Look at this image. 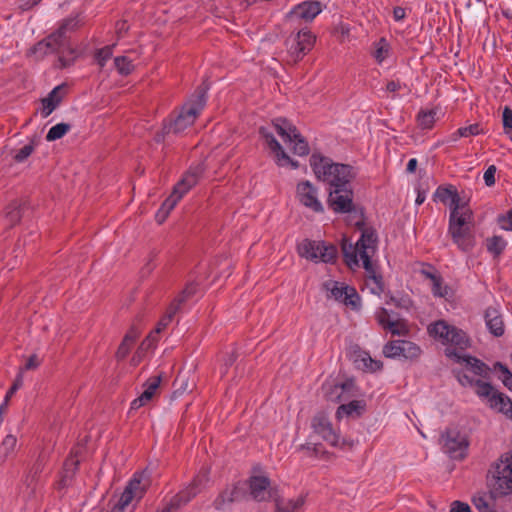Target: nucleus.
Segmentation results:
<instances>
[{
    "label": "nucleus",
    "mask_w": 512,
    "mask_h": 512,
    "mask_svg": "<svg viewBox=\"0 0 512 512\" xmlns=\"http://www.w3.org/2000/svg\"><path fill=\"white\" fill-rule=\"evenodd\" d=\"M310 166L316 178L329 185L328 206L335 213H350L354 210L352 181L357 176L355 167L336 163L320 153H313Z\"/></svg>",
    "instance_id": "nucleus-1"
},
{
    "label": "nucleus",
    "mask_w": 512,
    "mask_h": 512,
    "mask_svg": "<svg viewBox=\"0 0 512 512\" xmlns=\"http://www.w3.org/2000/svg\"><path fill=\"white\" fill-rule=\"evenodd\" d=\"M356 227L361 231L360 238L355 244L344 240L341 248L349 267L359 266L358 257H360L368 277L377 273V268L371 258L377 250L378 235L373 227H366L364 221H358Z\"/></svg>",
    "instance_id": "nucleus-2"
},
{
    "label": "nucleus",
    "mask_w": 512,
    "mask_h": 512,
    "mask_svg": "<svg viewBox=\"0 0 512 512\" xmlns=\"http://www.w3.org/2000/svg\"><path fill=\"white\" fill-rule=\"evenodd\" d=\"M207 89L198 87L196 93L181 107L176 116L164 123V133L179 134L191 126L206 105Z\"/></svg>",
    "instance_id": "nucleus-3"
},
{
    "label": "nucleus",
    "mask_w": 512,
    "mask_h": 512,
    "mask_svg": "<svg viewBox=\"0 0 512 512\" xmlns=\"http://www.w3.org/2000/svg\"><path fill=\"white\" fill-rule=\"evenodd\" d=\"M428 333L434 339L445 345L444 354L448 349H454L464 353L471 347V339L468 334L456 326L448 324L444 320H438L428 326Z\"/></svg>",
    "instance_id": "nucleus-4"
},
{
    "label": "nucleus",
    "mask_w": 512,
    "mask_h": 512,
    "mask_svg": "<svg viewBox=\"0 0 512 512\" xmlns=\"http://www.w3.org/2000/svg\"><path fill=\"white\" fill-rule=\"evenodd\" d=\"M204 170L205 169L202 164L191 166L189 170L183 175L182 179L174 186L170 196L166 198L160 206V213L169 215V213L174 209L182 197L198 183L199 179L204 173Z\"/></svg>",
    "instance_id": "nucleus-5"
},
{
    "label": "nucleus",
    "mask_w": 512,
    "mask_h": 512,
    "mask_svg": "<svg viewBox=\"0 0 512 512\" xmlns=\"http://www.w3.org/2000/svg\"><path fill=\"white\" fill-rule=\"evenodd\" d=\"M209 482V470L202 468L192 481L175 496H173L169 504L161 512H172L180 507L188 504L206 487Z\"/></svg>",
    "instance_id": "nucleus-6"
},
{
    "label": "nucleus",
    "mask_w": 512,
    "mask_h": 512,
    "mask_svg": "<svg viewBox=\"0 0 512 512\" xmlns=\"http://www.w3.org/2000/svg\"><path fill=\"white\" fill-rule=\"evenodd\" d=\"M297 252L300 257L306 258L315 263H333L337 257V248L332 244H326L324 241H315L304 239L297 246Z\"/></svg>",
    "instance_id": "nucleus-7"
},
{
    "label": "nucleus",
    "mask_w": 512,
    "mask_h": 512,
    "mask_svg": "<svg viewBox=\"0 0 512 512\" xmlns=\"http://www.w3.org/2000/svg\"><path fill=\"white\" fill-rule=\"evenodd\" d=\"M65 50L67 49L63 46V44L55 38V35L51 33L45 39L36 43L30 49V53L35 55L37 60L43 59L48 54L55 53L58 55V64L56 66L63 69L73 65L77 57V55H71V57L67 58L65 56Z\"/></svg>",
    "instance_id": "nucleus-8"
},
{
    "label": "nucleus",
    "mask_w": 512,
    "mask_h": 512,
    "mask_svg": "<svg viewBox=\"0 0 512 512\" xmlns=\"http://www.w3.org/2000/svg\"><path fill=\"white\" fill-rule=\"evenodd\" d=\"M440 443L443 452L451 459L462 460L467 456L469 447L468 437L457 428H447L441 434Z\"/></svg>",
    "instance_id": "nucleus-9"
},
{
    "label": "nucleus",
    "mask_w": 512,
    "mask_h": 512,
    "mask_svg": "<svg viewBox=\"0 0 512 512\" xmlns=\"http://www.w3.org/2000/svg\"><path fill=\"white\" fill-rule=\"evenodd\" d=\"M492 486L499 495L512 492V453H507L493 467Z\"/></svg>",
    "instance_id": "nucleus-10"
},
{
    "label": "nucleus",
    "mask_w": 512,
    "mask_h": 512,
    "mask_svg": "<svg viewBox=\"0 0 512 512\" xmlns=\"http://www.w3.org/2000/svg\"><path fill=\"white\" fill-rule=\"evenodd\" d=\"M315 35L308 29L299 30L291 39L287 40L288 54L294 63L302 60L314 47Z\"/></svg>",
    "instance_id": "nucleus-11"
},
{
    "label": "nucleus",
    "mask_w": 512,
    "mask_h": 512,
    "mask_svg": "<svg viewBox=\"0 0 512 512\" xmlns=\"http://www.w3.org/2000/svg\"><path fill=\"white\" fill-rule=\"evenodd\" d=\"M144 480V472L134 473L122 492L118 503L127 508L134 500L139 502L146 494L148 488V481Z\"/></svg>",
    "instance_id": "nucleus-12"
},
{
    "label": "nucleus",
    "mask_w": 512,
    "mask_h": 512,
    "mask_svg": "<svg viewBox=\"0 0 512 512\" xmlns=\"http://www.w3.org/2000/svg\"><path fill=\"white\" fill-rule=\"evenodd\" d=\"M446 357L451 359L453 362L458 364H465L466 367L476 376L483 379H489L492 369L477 357L460 353L454 349H448L446 351Z\"/></svg>",
    "instance_id": "nucleus-13"
},
{
    "label": "nucleus",
    "mask_w": 512,
    "mask_h": 512,
    "mask_svg": "<svg viewBox=\"0 0 512 512\" xmlns=\"http://www.w3.org/2000/svg\"><path fill=\"white\" fill-rule=\"evenodd\" d=\"M299 202L315 213H323L324 207L318 199L317 188L308 180L300 181L296 187Z\"/></svg>",
    "instance_id": "nucleus-14"
},
{
    "label": "nucleus",
    "mask_w": 512,
    "mask_h": 512,
    "mask_svg": "<svg viewBox=\"0 0 512 512\" xmlns=\"http://www.w3.org/2000/svg\"><path fill=\"white\" fill-rule=\"evenodd\" d=\"M260 136L265 140L269 149L275 153L277 164L280 166H284L286 164H290L293 168H298V162L294 161L289 157V155L284 151L281 144L275 138L273 131L268 126H262L259 128Z\"/></svg>",
    "instance_id": "nucleus-15"
},
{
    "label": "nucleus",
    "mask_w": 512,
    "mask_h": 512,
    "mask_svg": "<svg viewBox=\"0 0 512 512\" xmlns=\"http://www.w3.org/2000/svg\"><path fill=\"white\" fill-rule=\"evenodd\" d=\"M83 25V17L80 13L71 14L69 17L62 20L58 29L52 34L59 40L63 46L67 49L70 55H77L76 50L69 44L66 34L77 30Z\"/></svg>",
    "instance_id": "nucleus-16"
},
{
    "label": "nucleus",
    "mask_w": 512,
    "mask_h": 512,
    "mask_svg": "<svg viewBox=\"0 0 512 512\" xmlns=\"http://www.w3.org/2000/svg\"><path fill=\"white\" fill-rule=\"evenodd\" d=\"M80 449L73 448L65 459L60 478L57 482V489H64L73 483L75 475L80 465Z\"/></svg>",
    "instance_id": "nucleus-17"
},
{
    "label": "nucleus",
    "mask_w": 512,
    "mask_h": 512,
    "mask_svg": "<svg viewBox=\"0 0 512 512\" xmlns=\"http://www.w3.org/2000/svg\"><path fill=\"white\" fill-rule=\"evenodd\" d=\"M248 486L251 497L257 502H265L272 500L270 493L276 486H271V481L266 476L253 475L248 479Z\"/></svg>",
    "instance_id": "nucleus-18"
},
{
    "label": "nucleus",
    "mask_w": 512,
    "mask_h": 512,
    "mask_svg": "<svg viewBox=\"0 0 512 512\" xmlns=\"http://www.w3.org/2000/svg\"><path fill=\"white\" fill-rule=\"evenodd\" d=\"M314 432L319 434L326 442L332 446H338L339 437L333 430L332 424L324 413H318L312 419Z\"/></svg>",
    "instance_id": "nucleus-19"
},
{
    "label": "nucleus",
    "mask_w": 512,
    "mask_h": 512,
    "mask_svg": "<svg viewBox=\"0 0 512 512\" xmlns=\"http://www.w3.org/2000/svg\"><path fill=\"white\" fill-rule=\"evenodd\" d=\"M275 504V512H301L306 496L299 495L295 499H285L279 494L278 489H273L270 493Z\"/></svg>",
    "instance_id": "nucleus-20"
},
{
    "label": "nucleus",
    "mask_w": 512,
    "mask_h": 512,
    "mask_svg": "<svg viewBox=\"0 0 512 512\" xmlns=\"http://www.w3.org/2000/svg\"><path fill=\"white\" fill-rule=\"evenodd\" d=\"M452 242L463 253H470L476 246V236L471 228L447 232Z\"/></svg>",
    "instance_id": "nucleus-21"
},
{
    "label": "nucleus",
    "mask_w": 512,
    "mask_h": 512,
    "mask_svg": "<svg viewBox=\"0 0 512 512\" xmlns=\"http://www.w3.org/2000/svg\"><path fill=\"white\" fill-rule=\"evenodd\" d=\"M459 209L460 204H455V206L450 209L447 232L471 228L469 225L472 217L471 210L467 209L463 212H459Z\"/></svg>",
    "instance_id": "nucleus-22"
},
{
    "label": "nucleus",
    "mask_w": 512,
    "mask_h": 512,
    "mask_svg": "<svg viewBox=\"0 0 512 512\" xmlns=\"http://www.w3.org/2000/svg\"><path fill=\"white\" fill-rule=\"evenodd\" d=\"M322 11L318 1H305L296 5L290 12L291 17L312 21Z\"/></svg>",
    "instance_id": "nucleus-23"
},
{
    "label": "nucleus",
    "mask_w": 512,
    "mask_h": 512,
    "mask_svg": "<svg viewBox=\"0 0 512 512\" xmlns=\"http://www.w3.org/2000/svg\"><path fill=\"white\" fill-rule=\"evenodd\" d=\"M64 89V84L58 85L49 92L47 97L42 99L41 115L43 118L48 117L60 105L64 97L62 93Z\"/></svg>",
    "instance_id": "nucleus-24"
},
{
    "label": "nucleus",
    "mask_w": 512,
    "mask_h": 512,
    "mask_svg": "<svg viewBox=\"0 0 512 512\" xmlns=\"http://www.w3.org/2000/svg\"><path fill=\"white\" fill-rule=\"evenodd\" d=\"M485 323L489 332L495 337H501L504 334V322L498 309L488 307L485 311Z\"/></svg>",
    "instance_id": "nucleus-25"
},
{
    "label": "nucleus",
    "mask_w": 512,
    "mask_h": 512,
    "mask_svg": "<svg viewBox=\"0 0 512 512\" xmlns=\"http://www.w3.org/2000/svg\"><path fill=\"white\" fill-rule=\"evenodd\" d=\"M243 495V491L238 484H233L230 487L224 489L213 501V506L217 510L224 508L226 504H231L237 501Z\"/></svg>",
    "instance_id": "nucleus-26"
},
{
    "label": "nucleus",
    "mask_w": 512,
    "mask_h": 512,
    "mask_svg": "<svg viewBox=\"0 0 512 512\" xmlns=\"http://www.w3.org/2000/svg\"><path fill=\"white\" fill-rule=\"evenodd\" d=\"M49 460V453L46 451H41L30 468L29 472L25 476V484L28 487H32L34 483L37 481L38 476L43 472L47 462Z\"/></svg>",
    "instance_id": "nucleus-27"
},
{
    "label": "nucleus",
    "mask_w": 512,
    "mask_h": 512,
    "mask_svg": "<svg viewBox=\"0 0 512 512\" xmlns=\"http://www.w3.org/2000/svg\"><path fill=\"white\" fill-rule=\"evenodd\" d=\"M272 127L275 132L282 138L285 144L291 140V137H296V131L298 130L295 125H293L286 118H276L272 121Z\"/></svg>",
    "instance_id": "nucleus-28"
},
{
    "label": "nucleus",
    "mask_w": 512,
    "mask_h": 512,
    "mask_svg": "<svg viewBox=\"0 0 512 512\" xmlns=\"http://www.w3.org/2000/svg\"><path fill=\"white\" fill-rule=\"evenodd\" d=\"M434 200L444 204L447 203L448 200H451L450 209L454 207L455 204H460L459 194L452 185L439 186L434 192Z\"/></svg>",
    "instance_id": "nucleus-29"
},
{
    "label": "nucleus",
    "mask_w": 512,
    "mask_h": 512,
    "mask_svg": "<svg viewBox=\"0 0 512 512\" xmlns=\"http://www.w3.org/2000/svg\"><path fill=\"white\" fill-rule=\"evenodd\" d=\"M140 332L135 326H131L128 332L125 334L121 344L116 352V357L122 360L127 357L136 339L139 337Z\"/></svg>",
    "instance_id": "nucleus-30"
},
{
    "label": "nucleus",
    "mask_w": 512,
    "mask_h": 512,
    "mask_svg": "<svg viewBox=\"0 0 512 512\" xmlns=\"http://www.w3.org/2000/svg\"><path fill=\"white\" fill-rule=\"evenodd\" d=\"M366 403L363 400H352L347 404H342L337 408L336 417L356 416L359 417L365 411Z\"/></svg>",
    "instance_id": "nucleus-31"
},
{
    "label": "nucleus",
    "mask_w": 512,
    "mask_h": 512,
    "mask_svg": "<svg viewBox=\"0 0 512 512\" xmlns=\"http://www.w3.org/2000/svg\"><path fill=\"white\" fill-rule=\"evenodd\" d=\"M487 403L490 408L497 409L499 412L505 414L512 412V400L507 395L497 390L491 395Z\"/></svg>",
    "instance_id": "nucleus-32"
},
{
    "label": "nucleus",
    "mask_w": 512,
    "mask_h": 512,
    "mask_svg": "<svg viewBox=\"0 0 512 512\" xmlns=\"http://www.w3.org/2000/svg\"><path fill=\"white\" fill-rule=\"evenodd\" d=\"M162 381V375H153L149 377L146 382L143 384L144 391L141 393L142 399H144L147 403H149L153 397L156 395L157 390L160 387Z\"/></svg>",
    "instance_id": "nucleus-33"
},
{
    "label": "nucleus",
    "mask_w": 512,
    "mask_h": 512,
    "mask_svg": "<svg viewBox=\"0 0 512 512\" xmlns=\"http://www.w3.org/2000/svg\"><path fill=\"white\" fill-rule=\"evenodd\" d=\"M484 133L485 130L480 123H473L468 126L458 128L451 134L450 139L451 141L456 142L461 137L477 136Z\"/></svg>",
    "instance_id": "nucleus-34"
},
{
    "label": "nucleus",
    "mask_w": 512,
    "mask_h": 512,
    "mask_svg": "<svg viewBox=\"0 0 512 512\" xmlns=\"http://www.w3.org/2000/svg\"><path fill=\"white\" fill-rule=\"evenodd\" d=\"M287 145L291 146V150L295 155L306 156L310 152V148L306 139L296 131V137H291Z\"/></svg>",
    "instance_id": "nucleus-35"
},
{
    "label": "nucleus",
    "mask_w": 512,
    "mask_h": 512,
    "mask_svg": "<svg viewBox=\"0 0 512 512\" xmlns=\"http://www.w3.org/2000/svg\"><path fill=\"white\" fill-rule=\"evenodd\" d=\"M507 246L506 240L501 237L494 235L486 240V248L495 258L499 257Z\"/></svg>",
    "instance_id": "nucleus-36"
},
{
    "label": "nucleus",
    "mask_w": 512,
    "mask_h": 512,
    "mask_svg": "<svg viewBox=\"0 0 512 512\" xmlns=\"http://www.w3.org/2000/svg\"><path fill=\"white\" fill-rule=\"evenodd\" d=\"M16 444L17 438L14 435H6L0 444V463H4L8 457L13 454L16 448Z\"/></svg>",
    "instance_id": "nucleus-37"
},
{
    "label": "nucleus",
    "mask_w": 512,
    "mask_h": 512,
    "mask_svg": "<svg viewBox=\"0 0 512 512\" xmlns=\"http://www.w3.org/2000/svg\"><path fill=\"white\" fill-rule=\"evenodd\" d=\"M5 217L10 227L16 225L22 216L23 207L18 201H12L5 210Z\"/></svg>",
    "instance_id": "nucleus-38"
},
{
    "label": "nucleus",
    "mask_w": 512,
    "mask_h": 512,
    "mask_svg": "<svg viewBox=\"0 0 512 512\" xmlns=\"http://www.w3.org/2000/svg\"><path fill=\"white\" fill-rule=\"evenodd\" d=\"M436 112L434 110H420L417 114V124L423 129H431L435 123Z\"/></svg>",
    "instance_id": "nucleus-39"
},
{
    "label": "nucleus",
    "mask_w": 512,
    "mask_h": 512,
    "mask_svg": "<svg viewBox=\"0 0 512 512\" xmlns=\"http://www.w3.org/2000/svg\"><path fill=\"white\" fill-rule=\"evenodd\" d=\"M344 297L341 303L346 306L351 307L353 310H359L361 307V299L356 291V289L352 286H349L346 291L343 292Z\"/></svg>",
    "instance_id": "nucleus-40"
},
{
    "label": "nucleus",
    "mask_w": 512,
    "mask_h": 512,
    "mask_svg": "<svg viewBox=\"0 0 512 512\" xmlns=\"http://www.w3.org/2000/svg\"><path fill=\"white\" fill-rule=\"evenodd\" d=\"M475 393L481 398L485 399L487 402L490 399L491 395L495 392V388L489 382H486L482 379H477L475 382Z\"/></svg>",
    "instance_id": "nucleus-41"
},
{
    "label": "nucleus",
    "mask_w": 512,
    "mask_h": 512,
    "mask_svg": "<svg viewBox=\"0 0 512 512\" xmlns=\"http://www.w3.org/2000/svg\"><path fill=\"white\" fill-rule=\"evenodd\" d=\"M420 354H421V349L417 344H415L411 341H407V340L402 341L401 357H403L405 359H415V358L419 357Z\"/></svg>",
    "instance_id": "nucleus-42"
},
{
    "label": "nucleus",
    "mask_w": 512,
    "mask_h": 512,
    "mask_svg": "<svg viewBox=\"0 0 512 512\" xmlns=\"http://www.w3.org/2000/svg\"><path fill=\"white\" fill-rule=\"evenodd\" d=\"M71 129L68 123H58L51 127L46 135V140L51 142L62 138Z\"/></svg>",
    "instance_id": "nucleus-43"
},
{
    "label": "nucleus",
    "mask_w": 512,
    "mask_h": 512,
    "mask_svg": "<svg viewBox=\"0 0 512 512\" xmlns=\"http://www.w3.org/2000/svg\"><path fill=\"white\" fill-rule=\"evenodd\" d=\"M349 285L340 283L337 281H330L325 283V288L330 291L331 296L338 302H342L344 294L343 292L348 289Z\"/></svg>",
    "instance_id": "nucleus-44"
},
{
    "label": "nucleus",
    "mask_w": 512,
    "mask_h": 512,
    "mask_svg": "<svg viewBox=\"0 0 512 512\" xmlns=\"http://www.w3.org/2000/svg\"><path fill=\"white\" fill-rule=\"evenodd\" d=\"M114 65L118 73L122 76H128L134 70L133 62L126 56H118L114 59Z\"/></svg>",
    "instance_id": "nucleus-45"
},
{
    "label": "nucleus",
    "mask_w": 512,
    "mask_h": 512,
    "mask_svg": "<svg viewBox=\"0 0 512 512\" xmlns=\"http://www.w3.org/2000/svg\"><path fill=\"white\" fill-rule=\"evenodd\" d=\"M375 51L373 53V56L375 60L381 64L389 55L390 51V45L388 41L382 37L379 39V41L375 44Z\"/></svg>",
    "instance_id": "nucleus-46"
},
{
    "label": "nucleus",
    "mask_w": 512,
    "mask_h": 512,
    "mask_svg": "<svg viewBox=\"0 0 512 512\" xmlns=\"http://www.w3.org/2000/svg\"><path fill=\"white\" fill-rule=\"evenodd\" d=\"M356 362L362 363L363 367L371 372L381 370L383 367V364L380 361L372 359L366 352H362L359 355V358L356 359Z\"/></svg>",
    "instance_id": "nucleus-47"
},
{
    "label": "nucleus",
    "mask_w": 512,
    "mask_h": 512,
    "mask_svg": "<svg viewBox=\"0 0 512 512\" xmlns=\"http://www.w3.org/2000/svg\"><path fill=\"white\" fill-rule=\"evenodd\" d=\"M493 369L499 370L502 373L501 381L503 385L512 392V372L508 367L501 362H495Z\"/></svg>",
    "instance_id": "nucleus-48"
},
{
    "label": "nucleus",
    "mask_w": 512,
    "mask_h": 512,
    "mask_svg": "<svg viewBox=\"0 0 512 512\" xmlns=\"http://www.w3.org/2000/svg\"><path fill=\"white\" fill-rule=\"evenodd\" d=\"M403 340L390 341L383 347V354L387 358L401 357V343Z\"/></svg>",
    "instance_id": "nucleus-49"
},
{
    "label": "nucleus",
    "mask_w": 512,
    "mask_h": 512,
    "mask_svg": "<svg viewBox=\"0 0 512 512\" xmlns=\"http://www.w3.org/2000/svg\"><path fill=\"white\" fill-rule=\"evenodd\" d=\"M34 150L35 145L33 141H31L30 143L24 145L22 148L15 151L13 155V160L16 163H23L34 152Z\"/></svg>",
    "instance_id": "nucleus-50"
},
{
    "label": "nucleus",
    "mask_w": 512,
    "mask_h": 512,
    "mask_svg": "<svg viewBox=\"0 0 512 512\" xmlns=\"http://www.w3.org/2000/svg\"><path fill=\"white\" fill-rule=\"evenodd\" d=\"M368 281L372 282V286H370V290L375 295H380L384 292V280L382 275L377 272L376 274H373L371 276H368Z\"/></svg>",
    "instance_id": "nucleus-51"
},
{
    "label": "nucleus",
    "mask_w": 512,
    "mask_h": 512,
    "mask_svg": "<svg viewBox=\"0 0 512 512\" xmlns=\"http://www.w3.org/2000/svg\"><path fill=\"white\" fill-rule=\"evenodd\" d=\"M113 48L112 46H105L99 50H97L95 54V59L98 65L103 68L107 61L112 57Z\"/></svg>",
    "instance_id": "nucleus-52"
},
{
    "label": "nucleus",
    "mask_w": 512,
    "mask_h": 512,
    "mask_svg": "<svg viewBox=\"0 0 512 512\" xmlns=\"http://www.w3.org/2000/svg\"><path fill=\"white\" fill-rule=\"evenodd\" d=\"M385 329L389 330L391 334L398 336H403L408 333L407 327L398 319H393L390 323H388Z\"/></svg>",
    "instance_id": "nucleus-53"
},
{
    "label": "nucleus",
    "mask_w": 512,
    "mask_h": 512,
    "mask_svg": "<svg viewBox=\"0 0 512 512\" xmlns=\"http://www.w3.org/2000/svg\"><path fill=\"white\" fill-rule=\"evenodd\" d=\"M391 314L392 313L389 310L383 307L379 308L376 311V320L379 323V325L382 326L383 329H385L388 323H390L393 320Z\"/></svg>",
    "instance_id": "nucleus-54"
},
{
    "label": "nucleus",
    "mask_w": 512,
    "mask_h": 512,
    "mask_svg": "<svg viewBox=\"0 0 512 512\" xmlns=\"http://www.w3.org/2000/svg\"><path fill=\"white\" fill-rule=\"evenodd\" d=\"M502 123L505 134L512 132V109L506 106L502 112Z\"/></svg>",
    "instance_id": "nucleus-55"
},
{
    "label": "nucleus",
    "mask_w": 512,
    "mask_h": 512,
    "mask_svg": "<svg viewBox=\"0 0 512 512\" xmlns=\"http://www.w3.org/2000/svg\"><path fill=\"white\" fill-rule=\"evenodd\" d=\"M497 171V168L495 165H490L486 171L484 172L483 179L485 182V185L488 187H492L495 185V173Z\"/></svg>",
    "instance_id": "nucleus-56"
},
{
    "label": "nucleus",
    "mask_w": 512,
    "mask_h": 512,
    "mask_svg": "<svg viewBox=\"0 0 512 512\" xmlns=\"http://www.w3.org/2000/svg\"><path fill=\"white\" fill-rule=\"evenodd\" d=\"M498 223L502 229L512 231V208L505 215L498 216Z\"/></svg>",
    "instance_id": "nucleus-57"
},
{
    "label": "nucleus",
    "mask_w": 512,
    "mask_h": 512,
    "mask_svg": "<svg viewBox=\"0 0 512 512\" xmlns=\"http://www.w3.org/2000/svg\"><path fill=\"white\" fill-rule=\"evenodd\" d=\"M184 302V298H176L168 307L166 314L164 316H169V319L172 321L175 314L179 311L182 303Z\"/></svg>",
    "instance_id": "nucleus-58"
},
{
    "label": "nucleus",
    "mask_w": 512,
    "mask_h": 512,
    "mask_svg": "<svg viewBox=\"0 0 512 512\" xmlns=\"http://www.w3.org/2000/svg\"><path fill=\"white\" fill-rule=\"evenodd\" d=\"M473 504L478 509L479 512H493L490 509L488 501L483 496L474 497Z\"/></svg>",
    "instance_id": "nucleus-59"
},
{
    "label": "nucleus",
    "mask_w": 512,
    "mask_h": 512,
    "mask_svg": "<svg viewBox=\"0 0 512 512\" xmlns=\"http://www.w3.org/2000/svg\"><path fill=\"white\" fill-rule=\"evenodd\" d=\"M224 363L220 368L221 375L224 376L228 369L234 364L236 361V355L234 352H231L230 354H227L225 358L223 359Z\"/></svg>",
    "instance_id": "nucleus-60"
},
{
    "label": "nucleus",
    "mask_w": 512,
    "mask_h": 512,
    "mask_svg": "<svg viewBox=\"0 0 512 512\" xmlns=\"http://www.w3.org/2000/svg\"><path fill=\"white\" fill-rule=\"evenodd\" d=\"M22 377L21 375L17 376L12 386L8 389L6 392V395L4 397V401L8 402L10 401L11 397L16 393V391L22 386Z\"/></svg>",
    "instance_id": "nucleus-61"
},
{
    "label": "nucleus",
    "mask_w": 512,
    "mask_h": 512,
    "mask_svg": "<svg viewBox=\"0 0 512 512\" xmlns=\"http://www.w3.org/2000/svg\"><path fill=\"white\" fill-rule=\"evenodd\" d=\"M299 449L306 451L307 455L310 457L317 456L321 451V444H302L300 445Z\"/></svg>",
    "instance_id": "nucleus-62"
},
{
    "label": "nucleus",
    "mask_w": 512,
    "mask_h": 512,
    "mask_svg": "<svg viewBox=\"0 0 512 512\" xmlns=\"http://www.w3.org/2000/svg\"><path fill=\"white\" fill-rule=\"evenodd\" d=\"M457 379L462 386L469 387H475V382L477 381V379H474L466 374H461L460 372L457 374Z\"/></svg>",
    "instance_id": "nucleus-63"
},
{
    "label": "nucleus",
    "mask_w": 512,
    "mask_h": 512,
    "mask_svg": "<svg viewBox=\"0 0 512 512\" xmlns=\"http://www.w3.org/2000/svg\"><path fill=\"white\" fill-rule=\"evenodd\" d=\"M450 512H472L470 506L460 501H454L451 505Z\"/></svg>",
    "instance_id": "nucleus-64"
}]
</instances>
